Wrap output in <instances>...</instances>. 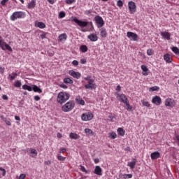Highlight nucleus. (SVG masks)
I'll return each mask as SVG.
<instances>
[{"instance_id": "864d4df0", "label": "nucleus", "mask_w": 179, "mask_h": 179, "mask_svg": "<svg viewBox=\"0 0 179 179\" xmlns=\"http://www.w3.org/2000/svg\"><path fill=\"white\" fill-rule=\"evenodd\" d=\"M147 54L148 55H153V52L150 49H148L147 50Z\"/></svg>"}, {"instance_id": "f704fd0d", "label": "nucleus", "mask_w": 179, "mask_h": 179, "mask_svg": "<svg viewBox=\"0 0 179 179\" xmlns=\"http://www.w3.org/2000/svg\"><path fill=\"white\" fill-rule=\"evenodd\" d=\"M142 70L144 76H148V75H149V69L148 68H142Z\"/></svg>"}, {"instance_id": "603ef678", "label": "nucleus", "mask_w": 179, "mask_h": 179, "mask_svg": "<svg viewBox=\"0 0 179 179\" xmlns=\"http://www.w3.org/2000/svg\"><path fill=\"white\" fill-rule=\"evenodd\" d=\"M8 1H9V0H2L1 1V5H2V6H5L6 3V2H8Z\"/></svg>"}, {"instance_id": "7ed1b4c3", "label": "nucleus", "mask_w": 179, "mask_h": 179, "mask_svg": "<svg viewBox=\"0 0 179 179\" xmlns=\"http://www.w3.org/2000/svg\"><path fill=\"white\" fill-rule=\"evenodd\" d=\"M74 107H75V103L72 101H69L62 107V110L64 113H69V111H72Z\"/></svg>"}, {"instance_id": "2f4dec72", "label": "nucleus", "mask_w": 179, "mask_h": 179, "mask_svg": "<svg viewBox=\"0 0 179 179\" xmlns=\"http://www.w3.org/2000/svg\"><path fill=\"white\" fill-rule=\"evenodd\" d=\"M80 50L82 52H87V46L86 45H82Z\"/></svg>"}, {"instance_id": "c9c22d12", "label": "nucleus", "mask_w": 179, "mask_h": 179, "mask_svg": "<svg viewBox=\"0 0 179 179\" xmlns=\"http://www.w3.org/2000/svg\"><path fill=\"white\" fill-rule=\"evenodd\" d=\"M10 80H15L16 79V76H17V74L16 73H13L12 74L9 75Z\"/></svg>"}, {"instance_id": "a211bd4d", "label": "nucleus", "mask_w": 179, "mask_h": 179, "mask_svg": "<svg viewBox=\"0 0 179 179\" xmlns=\"http://www.w3.org/2000/svg\"><path fill=\"white\" fill-rule=\"evenodd\" d=\"M161 36L163 37V38H166V40H170V33L164 31V32H161Z\"/></svg>"}, {"instance_id": "aec40b11", "label": "nucleus", "mask_w": 179, "mask_h": 179, "mask_svg": "<svg viewBox=\"0 0 179 179\" xmlns=\"http://www.w3.org/2000/svg\"><path fill=\"white\" fill-rule=\"evenodd\" d=\"M165 106L166 107H173L174 104H173V100L171 99H168L165 101Z\"/></svg>"}, {"instance_id": "052dcab7", "label": "nucleus", "mask_w": 179, "mask_h": 179, "mask_svg": "<svg viewBox=\"0 0 179 179\" xmlns=\"http://www.w3.org/2000/svg\"><path fill=\"white\" fill-rule=\"evenodd\" d=\"M87 61L86 59H80V64H86Z\"/></svg>"}, {"instance_id": "69168bd1", "label": "nucleus", "mask_w": 179, "mask_h": 179, "mask_svg": "<svg viewBox=\"0 0 179 179\" xmlns=\"http://www.w3.org/2000/svg\"><path fill=\"white\" fill-rule=\"evenodd\" d=\"M34 100H35L36 101H38V100H40V96H34Z\"/></svg>"}, {"instance_id": "0e129e2a", "label": "nucleus", "mask_w": 179, "mask_h": 179, "mask_svg": "<svg viewBox=\"0 0 179 179\" xmlns=\"http://www.w3.org/2000/svg\"><path fill=\"white\" fill-rule=\"evenodd\" d=\"M116 90H117V92H121V86L117 85L116 87Z\"/></svg>"}, {"instance_id": "2eb2a0df", "label": "nucleus", "mask_w": 179, "mask_h": 179, "mask_svg": "<svg viewBox=\"0 0 179 179\" xmlns=\"http://www.w3.org/2000/svg\"><path fill=\"white\" fill-rule=\"evenodd\" d=\"M69 73L71 75V76H73V78H76V79H79L80 78V74L79 72H76L71 70Z\"/></svg>"}, {"instance_id": "ddd939ff", "label": "nucleus", "mask_w": 179, "mask_h": 179, "mask_svg": "<svg viewBox=\"0 0 179 179\" xmlns=\"http://www.w3.org/2000/svg\"><path fill=\"white\" fill-rule=\"evenodd\" d=\"M102 171H103V170L101 169V167H100V166H96L95 167L94 173L96 176H103Z\"/></svg>"}, {"instance_id": "338daca9", "label": "nucleus", "mask_w": 179, "mask_h": 179, "mask_svg": "<svg viewBox=\"0 0 179 179\" xmlns=\"http://www.w3.org/2000/svg\"><path fill=\"white\" fill-rule=\"evenodd\" d=\"M2 99H3V100H8V96L3 94V95L2 96Z\"/></svg>"}, {"instance_id": "8fccbe9b", "label": "nucleus", "mask_w": 179, "mask_h": 179, "mask_svg": "<svg viewBox=\"0 0 179 179\" xmlns=\"http://www.w3.org/2000/svg\"><path fill=\"white\" fill-rule=\"evenodd\" d=\"M59 17H60V19H62V17H65V13L64 12H60L59 13Z\"/></svg>"}, {"instance_id": "4be33fe9", "label": "nucleus", "mask_w": 179, "mask_h": 179, "mask_svg": "<svg viewBox=\"0 0 179 179\" xmlns=\"http://www.w3.org/2000/svg\"><path fill=\"white\" fill-rule=\"evenodd\" d=\"M69 137L71 138V139H79V138H80V136H79L76 133H71L69 134Z\"/></svg>"}, {"instance_id": "4c0bfd02", "label": "nucleus", "mask_w": 179, "mask_h": 179, "mask_svg": "<svg viewBox=\"0 0 179 179\" xmlns=\"http://www.w3.org/2000/svg\"><path fill=\"white\" fill-rule=\"evenodd\" d=\"M172 51L173 52H174L175 54H176V55H179V49L177 47H173L172 48Z\"/></svg>"}, {"instance_id": "13d9d810", "label": "nucleus", "mask_w": 179, "mask_h": 179, "mask_svg": "<svg viewBox=\"0 0 179 179\" xmlns=\"http://www.w3.org/2000/svg\"><path fill=\"white\" fill-rule=\"evenodd\" d=\"M66 152V149L65 148H61L59 150V153H65Z\"/></svg>"}, {"instance_id": "bf43d9fd", "label": "nucleus", "mask_w": 179, "mask_h": 179, "mask_svg": "<svg viewBox=\"0 0 179 179\" xmlns=\"http://www.w3.org/2000/svg\"><path fill=\"white\" fill-rule=\"evenodd\" d=\"M60 87H62V89H68V86H66L65 84H61Z\"/></svg>"}, {"instance_id": "cd10ccee", "label": "nucleus", "mask_w": 179, "mask_h": 179, "mask_svg": "<svg viewBox=\"0 0 179 179\" xmlns=\"http://www.w3.org/2000/svg\"><path fill=\"white\" fill-rule=\"evenodd\" d=\"M164 59L166 61V62L170 63L171 62V58L170 57V55L166 54L164 56Z\"/></svg>"}, {"instance_id": "e433bc0d", "label": "nucleus", "mask_w": 179, "mask_h": 179, "mask_svg": "<svg viewBox=\"0 0 179 179\" xmlns=\"http://www.w3.org/2000/svg\"><path fill=\"white\" fill-rule=\"evenodd\" d=\"M84 131L87 135H93V131L90 129H85Z\"/></svg>"}, {"instance_id": "7c9ffc66", "label": "nucleus", "mask_w": 179, "mask_h": 179, "mask_svg": "<svg viewBox=\"0 0 179 179\" xmlns=\"http://www.w3.org/2000/svg\"><path fill=\"white\" fill-rule=\"evenodd\" d=\"M22 89H23V90H28V92H31V90H33V87H31L27 85H22Z\"/></svg>"}, {"instance_id": "6e6552de", "label": "nucleus", "mask_w": 179, "mask_h": 179, "mask_svg": "<svg viewBox=\"0 0 179 179\" xmlns=\"http://www.w3.org/2000/svg\"><path fill=\"white\" fill-rule=\"evenodd\" d=\"M94 19L98 27H103V26H104V20H103L101 17L98 15L96 16Z\"/></svg>"}, {"instance_id": "3c124183", "label": "nucleus", "mask_w": 179, "mask_h": 179, "mask_svg": "<svg viewBox=\"0 0 179 179\" xmlns=\"http://www.w3.org/2000/svg\"><path fill=\"white\" fill-rule=\"evenodd\" d=\"M73 65H74V66H78V65H79V62H78L77 60H74L72 62Z\"/></svg>"}, {"instance_id": "f257e3e1", "label": "nucleus", "mask_w": 179, "mask_h": 179, "mask_svg": "<svg viewBox=\"0 0 179 179\" xmlns=\"http://www.w3.org/2000/svg\"><path fill=\"white\" fill-rule=\"evenodd\" d=\"M70 95L66 92H60L57 97V101L59 104H64L67 100H69Z\"/></svg>"}, {"instance_id": "de8ad7c7", "label": "nucleus", "mask_w": 179, "mask_h": 179, "mask_svg": "<svg viewBox=\"0 0 179 179\" xmlns=\"http://www.w3.org/2000/svg\"><path fill=\"white\" fill-rule=\"evenodd\" d=\"M117 5L120 8H122V6H123L124 3H122V1L118 0L117 2Z\"/></svg>"}, {"instance_id": "f8f14e48", "label": "nucleus", "mask_w": 179, "mask_h": 179, "mask_svg": "<svg viewBox=\"0 0 179 179\" xmlns=\"http://www.w3.org/2000/svg\"><path fill=\"white\" fill-rule=\"evenodd\" d=\"M152 101L154 104H156V106H160V104H162V99L158 96H154Z\"/></svg>"}, {"instance_id": "79ce46f5", "label": "nucleus", "mask_w": 179, "mask_h": 179, "mask_svg": "<svg viewBox=\"0 0 179 179\" xmlns=\"http://www.w3.org/2000/svg\"><path fill=\"white\" fill-rule=\"evenodd\" d=\"M141 103L144 107H150V103H149L148 101H141Z\"/></svg>"}, {"instance_id": "20e7f679", "label": "nucleus", "mask_w": 179, "mask_h": 179, "mask_svg": "<svg viewBox=\"0 0 179 179\" xmlns=\"http://www.w3.org/2000/svg\"><path fill=\"white\" fill-rule=\"evenodd\" d=\"M81 120L83 121H91V120H93V114L90 112L83 113L81 115Z\"/></svg>"}, {"instance_id": "bb28decb", "label": "nucleus", "mask_w": 179, "mask_h": 179, "mask_svg": "<svg viewBox=\"0 0 179 179\" xmlns=\"http://www.w3.org/2000/svg\"><path fill=\"white\" fill-rule=\"evenodd\" d=\"M36 6V0H32L29 4L28 8L29 9H33Z\"/></svg>"}, {"instance_id": "4d7b16f0", "label": "nucleus", "mask_w": 179, "mask_h": 179, "mask_svg": "<svg viewBox=\"0 0 179 179\" xmlns=\"http://www.w3.org/2000/svg\"><path fill=\"white\" fill-rule=\"evenodd\" d=\"M44 163H45V164H46V166L51 165V161H50V160L45 161Z\"/></svg>"}, {"instance_id": "58836bf2", "label": "nucleus", "mask_w": 179, "mask_h": 179, "mask_svg": "<svg viewBox=\"0 0 179 179\" xmlns=\"http://www.w3.org/2000/svg\"><path fill=\"white\" fill-rule=\"evenodd\" d=\"M15 87H20L22 86V83L20 80H16L14 83Z\"/></svg>"}, {"instance_id": "a878e982", "label": "nucleus", "mask_w": 179, "mask_h": 179, "mask_svg": "<svg viewBox=\"0 0 179 179\" xmlns=\"http://www.w3.org/2000/svg\"><path fill=\"white\" fill-rule=\"evenodd\" d=\"M66 38H67L66 34H62L59 36V40L60 41H65V40H66Z\"/></svg>"}, {"instance_id": "a19ab883", "label": "nucleus", "mask_w": 179, "mask_h": 179, "mask_svg": "<svg viewBox=\"0 0 179 179\" xmlns=\"http://www.w3.org/2000/svg\"><path fill=\"white\" fill-rule=\"evenodd\" d=\"M109 136L110 138H111V139H115V138H117V134L115 132H111L109 134Z\"/></svg>"}, {"instance_id": "9b49d317", "label": "nucleus", "mask_w": 179, "mask_h": 179, "mask_svg": "<svg viewBox=\"0 0 179 179\" xmlns=\"http://www.w3.org/2000/svg\"><path fill=\"white\" fill-rule=\"evenodd\" d=\"M117 97L119 98V101L122 103H127L128 101V98L124 94H117Z\"/></svg>"}, {"instance_id": "4468645a", "label": "nucleus", "mask_w": 179, "mask_h": 179, "mask_svg": "<svg viewBox=\"0 0 179 179\" xmlns=\"http://www.w3.org/2000/svg\"><path fill=\"white\" fill-rule=\"evenodd\" d=\"M87 38L90 41H97V40H99V38L97 37L96 34H90V35L87 36Z\"/></svg>"}, {"instance_id": "72a5a7b5", "label": "nucleus", "mask_w": 179, "mask_h": 179, "mask_svg": "<svg viewBox=\"0 0 179 179\" xmlns=\"http://www.w3.org/2000/svg\"><path fill=\"white\" fill-rule=\"evenodd\" d=\"M37 27H39V29H44L45 28V24H44L42 22H39L36 24Z\"/></svg>"}, {"instance_id": "e2e57ef3", "label": "nucleus", "mask_w": 179, "mask_h": 179, "mask_svg": "<svg viewBox=\"0 0 179 179\" xmlns=\"http://www.w3.org/2000/svg\"><path fill=\"white\" fill-rule=\"evenodd\" d=\"M124 150H125V152H131V148H129V147H127L126 148H124Z\"/></svg>"}, {"instance_id": "09e8293b", "label": "nucleus", "mask_w": 179, "mask_h": 179, "mask_svg": "<svg viewBox=\"0 0 179 179\" xmlns=\"http://www.w3.org/2000/svg\"><path fill=\"white\" fill-rule=\"evenodd\" d=\"M114 118H115V115H110L109 116H108V121H113Z\"/></svg>"}, {"instance_id": "f03ea898", "label": "nucleus", "mask_w": 179, "mask_h": 179, "mask_svg": "<svg viewBox=\"0 0 179 179\" xmlns=\"http://www.w3.org/2000/svg\"><path fill=\"white\" fill-rule=\"evenodd\" d=\"M26 15L23 11H15L14 12L12 15L10 17V20L15 22L16 19H23L25 17Z\"/></svg>"}, {"instance_id": "37998d69", "label": "nucleus", "mask_w": 179, "mask_h": 179, "mask_svg": "<svg viewBox=\"0 0 179 179\" xmlns=\"http://www.w3.org/2000/svg\"><path fill=\"white\" fill-rule=\"evenodd\" d=\"M3 121H4L6 124V125H8V127H10V125H12V124L10 123V121L6 120V118L3 117Z\"/></svg>"}, {"instance_id": "a18cd8bd", "label": "nucleus", "mask_w": 179, "mask_h": 179, "mask_svg": "<svg viewBox=\"0 0 179 179\" xmlns=\"http://www.w3.org/2000/svg\"><path fill=\"white\" fill-rule=\"evenodd\" d=\"M0 171H2L3 177H5V176H6V170H5V169L0 167Z\"/></svg>"}, {"instance_id": "412c9836", "label": "nucleus", "mask_w": 179, "mask_h": 179, "mask_svg": "<svg viewBox=\"0 0 179 179\" xmlns=\"http://www.w3.org/2000/svg\"><path fill=\"white\" fill-rule=\"evenodd\" d=\"M76 101L78 103V104H80V106H85V101L80 98V96H77L76 98Z\"/></svg>"}, {"instance_id": "49530a36", "label": "nucleus", "mask_w": 179, "mask_h": 179, "mask_svg": "<svg viewBox=\"0 0 179 179\" xmlns=\"http://www.w3.org/2000/svg\"><path fill=\"white\" fill-rule=\"evenodd\" d=\"M57 159H58V160H60V162H65L66 157L60 156V155H58L57 156Z\"/></svg>"}, {"instance_id": "6ab92c4d", "label": "nucleus", "mask_w": 179, "mask_h": 179, "mask_svg": "<svg viewBox=\"0 0 179 179\" xmlns=\"http://www.w3.org/2000/svg\"><path fill=\"white\" fill-rule=\"evenodd\" d=\"M120 178H122V179H128V178H132V174L129 173V174H122L121 173L120 175H119Z\"/></svg>"}, {"instance_id": "dca6fc26", "label": "nucleus", "mask_w": 179, "mask_h": 179, "mask_svg": "<svg viewBox=\"0 0 179 179\" xmlns=\"http://www.w3.org/2000/svg\"><path fill=\"white\" fill-rule=\"evenodd\" d=\"M150 157L152 160H156V159H159V157H160V153H159V152H152L151 153Z\"/></svg>"}, {"instance_id": "9d476101", "label": "nucleus", "mask_w": 179, "mask_h": 179, "mask_svg": "<svg viewBox=\"0 0 179 179\" xmlns=\"http://www.w3.org/2000/svg\"><path fill=\"white\" fill-rule=\"evenodd\" d=\"M94 80L91 79L88 81V84L85 85V89L92 90L96 89V85L94 84Z\"/></svg>"}, {"instance_id": "c03bdc74", "label": "nucleus", "mask_w": 179, "mask_h": 179, "mask_svg": "<svg viewBox=\"0 0 179 179\" xmlns=\"http://www.w3.org/2000/svg\"><path fill=\"white\" fill-rule=\"evenodd\" d=\"M76 0H66L65 2L67 5H72Z\"/></svg>"}, {"instance_id": "774afa93", "label": "nucleus", "mask_w": 179, "mask_h": 179, "mask_svg": "<svg viewBox=\"0 0 179 179\" xmlns=\"http://www.w3.org/2000/svg\"><path fill=\"white\" fill-rule=\"evenodd\" d=\"M15 120H16V121H20V117L19 116H15Z\"/></svg>"}, {"instance_id": "5fc2aeb1", "label": "nucleus", "mask_w": 179, "mask_h": 179, "mask_svg": "<svg viewBox=\"0 0 179 179\" xmlns=\"http://www.w3.org/2000/svg\"><path fill=\"white\" fill-rule=\"evenodd\" d=\"M80 169H81L82 171H83L84 173H87V170H86V168H85V166H80Z\"/></svg>"}, {"instance_id": "6e6d98bb", "label": "nucleus", "mask_w": 179, "mask_h": 179, "mask_svg": "<svg viewBox=\"0 0 179 179\" xmlns=\"http://www.w3.org/2000/svg\"><path fill=\"white\" fill-rule=\"evenodd\" d=\"M26 178V174L22 173L20 174L19 179H24Z\"/></svg>"}, {"instance_id": "473e14b6", "label": "nucleus", "mask_w": 179, "mask_h": 179, "mask_svg": "<svg viewBox=\"0 0 179 179\" xmlns=\"http://www.w3.org/2000/svg\"><path fill=\"white\" fill-rule=\"evenodd\" d=\"M64 83H69L70 85H72L73 83V80L69 78H66L64 79Z\"/></svg>"}, {"instance_id": "5701e85b", "label": "nucleus", "mask_w": 179, "mask_h": 179, "mask_svg": "<svg viewBox=\"0 0 179 179\" xmlns=\"http://www.w3.org/2000/svg\"><path fill=\"white\" fill-rule=\"evenodd\" d=\"M30 153H31V155H30L31 157H33V158L37 157L38 153H37V150H36V149H31Z\"/></svg>"}, {"instance_id": "b1692460", "label": "nucleus", "mask_w": 179, "mask_h": 179, "mask_svg": "<svg viewBox=\"0 0 179 179\" xmlns=\"http://www.w3.org/2000/svg\"><path fill=\"white\" fill-rule=\"evenodd\" d=\"M32 90L36 93H43V90H41L37 85H33Z\"/></svg>"}, {"instance_id": "c85d7f7f", "label": "nucleus", "mask_w": 179, "mask_h": 179, "mask_svg": "<svg viewBox=\"0 0 179 179\" xmlns=\"http://www.w3.org/2000/svg\"><path fill=\"white\" fill-rule=\"evenodd\" d=\"M125 104V108L127 110V111H131L132 110V106L129 104V102L127 101L124 103Z\"/></svg>"}, {"instance_id": "f3484780", "label": "nucleus", "mask_w": 179, "mask_h": 179, "mask_svg": "<svg viewBox=\"0 0 179 179\" xmlns=\"http://www.w3.org/2000/svg\"><path fill=\"white\" fill-rule=\"evenodd\" d=\"M127 166L130 167L131 170L135 169V166H136V159H134L132 162H128Z\"/></svg>"}, {"instance_id": "1a4fd4ad", "label": "nucleus", "mask_w": 179, "mask_h": 179, "mask_svg": "<svg viewBox=\"0 0 179 179\" xmlns=\"http://www.w3.org/2000/svg\"><path fill=\"white\" fill-rule=\"evenodd\" d=\"M73 22H75V23L78 24V26H80V27H86V26L89 24L88 22L80 21L78 20V18H73Z\"/></svg>"}, {"instance_id": "0eeeda50", "label": "nucleus", "mask_w": 179, "mask_h": 179, "mask_svg": "<svg viewBox=\"0 0 179 179\" xmlns=\"http://www.w3.org/2000/svg\"><path fill=\"white\" fill-rule=\"evenodd\" d=\"M128 8L131 13H135L136 12V5L134 1H129Z\"/></svg>"}, {"instance_id": "423d86ee", "label": "nucleus", "mask_w": 179, "mask_h": 179, "mask_svg": "<svg viewBox=\"0 0 179 179\" xmlns=\"http://www.w3.org/2000/svg\"><path fill=\"white\" fill-rule=\"evenodd\" d=\"M127 36L129 40H131V41H138V34L129 31L127 33Z\"/></svg>"}, {"instance_id": "39448f33", "label": "nucleus", "mask_w": 179, "mask_h": 179, "mask_svg": "<svg viewBox=\"0 0 179 179\" xmlns=\"http://www.w3.org/2000/svg\"><path fill=\"white\" fill-rule=\"evenodd\" d=\"M0 47L1 50H3V51L6 50H8V51H10V52H12L13 51L12 48L9 45H8L6 43L3 42L2 39H0Z\"/></svg>"}, {"instance_id": "393cba45", "label": "nucleus", "mask_w": 179, "mask_h": 179, "mask_svg": "<svg viewBox=\"0 0 179 179\" xmlns=\"http://www.w3.org/2000/svg\"><path fill=\"white\" fill-rule=\"evenodd\" d=\"M100 31L101 36L103 37L104 38L105 37H107V31H106V29L101 28Z\"/></svg>"}, {"instance_id": "680f3d73", "label": "nucleus", "mask_w": 179, "mask_h": 179, "mask_svg": "<svg viewBox=\"0 0 179 179\" xmlns=\"http://www.w3.org/2000/svg\"><path fill=\"white\" fill-rule=\"evenodd\" d=\"M94 163H95L96 164H97V163H99V162H100V159H99V158H95V159H94Z\"/></svg>"}, {"instance_id": "ea45409f", "label": "nucleus", "mask_w": 179, "mask_h": 179, "mask_svg": "<svg viewBox=\"0 0 179 179\" xmlns=\"http://www.w3.org/2000/svg\"><path fill=\"white\" fill-rule=\"evenodd\" d=\"M160 88L157 86H154V87H151L150 88V92H157V90H159Z\"/></svg>"}, {"instance_id": "c756f323", "label": "nucleus", "mask_w": 179, "mask_h": 179, "mask_svg": "<svg viewBox=\"0 0 179 179\" xmlns=\"http://www.w3.org/2000/svg\"><path fill=\"white\" fill-rule=\"evenodd\" d=\"M117 132L120 136H124V135H125V130L121 127L117 129Z\"/></svg>"}]
</instances>
